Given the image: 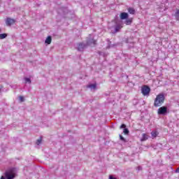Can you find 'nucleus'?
Here are the masks:
<instances>
[{"label": "nucleus", "mask_w": 179, "mask_h": 179, "mask_svg": "<svg viewBox=\"0 0 179 179\" xmlns=\"http://www.w3.org/2000/svg\"><path fill=\"white\" fill-rule=\"evenodd\" d=\"M123 132L125 135H128V134H129V130H128V129L125 128V129H124Z\"/></svg>", "instance_id": "2eb2a0df"}, {"label": "nucleus", "mask_w": 179, "mask_h": 179, "mask_svg": "<svg viewBox=\"0 0 179 179\" xmlns=\"http://www.w3.org/2000/svg\"><path fill=\"white\" fill-rule=\"evenodd\" d=\"M137 169L139 171V170H142V167H141V166H138V168H137Z\"/></svg>", "instance_id": "b1692460"}, {"label": "nucleus", "mask_w": 179, "mask_h": 179, "mask_svg": "<svg viewBox=\"0 0 179 179\" xmlns=\"http://www.w3.org/2000/svg\"><path fill=\"white\" fill-rule=\"evenodd\" d=\"M1 179H5V178H4V177H3V176H2V177L1 178Z\"/></svg>", "instance_id": "a878e982"}, {"label": "nucleus", "mask_w": 179, "mask_h": 179, "mask_svg": "<svg viewBox=\"0 0 179 179\" xmlns=\"http://www.w3.org/2000/svg\"><path fill=\"white\" fill-rule=\"evenodd\" d=\"M126 127H127V126H126L124 124H122V125L120 126V128H121V129H122V128H124V129H125Z\"/></svg>", "instance_id": "4be33fe9"}, {"label": "nucleus", "mask_w": 179, "mask_h": 179, "mask_svg": "<svg viewBox=\"0 0 179 179\" xmlns=\"http://www.w3.org/2000/svg\"><path fill=\"white\" fill-rule=\"evenodd\" d=\"M81 47H83V44H82V43H80V45H79V47H78V50L79 51H80L81 50H80V48Z\"/></svg>", "instance_id": "412c9836"}, {"label": "nucleus", "mask_w": 179, "mask_h": 179, "mask_svg": "<svg viewBox=\"0 0 179 179\" xmlns=\"http://www.w3.org/2000/svg\"><path fill=\"white\" fill-rule=\"evenodd\" d=\"M88 87H90V89H96V84H90L88 85Z\"/></svg>", "instance_id": "4468645a"}, {"label": "nucleus", "mask_w": 179, "mask_h": 179, "mask_svg": "<svg viewBox=\"0 0 179 179\" xmlns=\"http://www.w3.org/2000/svg\"><path fill=\"white\" fill-rule=\"evenodd\" d=\"M148 139H149V136L146 134H143L141 141V142H144L145 141H148Z\"/></svg>", "instance_id": "0eeeda50"}, {"label": "nucleus", "mask_w": 179, "mask_h": 179, "mask_svg": "<svg viewBox=\"0 0 179 179\" xmlns=\"http://www.w3.org/2000/svg\"><path fill=\"white\" fill-rule=\"evenodd\" d=\"M128 13H120V19L122 20H124V19H128Z\"/></svg>", "instance_id": "39448f33"}, {"label": "nucleus", "mask_w": 179, "mask_h": 179, "mask_svg": "<svg viewBox=\"0 0 179 179\" xmlns=\"http://www.w3.org/2000/svg\"><path fill=\"white\" fill-rule=\"evenodd\" d=\"M19 100L21 103H23V101H24V96H19Z\"/></svg>", "instance_id": "dca6fc26"}, {"label": "nucleus", "mask_w": 179, "mask_h": 179, "mask_svg": "<svg viewBox=\"0 0 179 179\" xmlns=\"http://www.w3.org/2000/svg\"><path fill=\"white\" fill-rule=\"evenodd\" d=\"M7 36L8 35L6 34H0V39L3 40V38H6Z\"/></svg>", "instance_id": "ddd939ff"}, {"label": "nucleus", "mask_w": 179, "mask_h": 179, "mask_svg": "<svg viewBox=\"0 0 179 179\" xmlns=\"http://www.w3.org/2000/svg\"><path fill=\"white\" fill-rule=\"evenodd\" d=\"M51 41H52V38H51V36H48V37L46 38L45 43L46 44H51Z\"/></svg>", "instance_id": "1a4fd4ad"}, {"label": "nucleus", "mask_w": 179, "mask_h": 179, "mask_svg": "<svg viewBox=\"0 0 179 179\" xmlns=\"http://www.w3.org/2000/svg\"><path fill=\"white\" fill-rule=\"evenodd\" d=\"M141 90H150V88L148 85H143L141 88Z\"/></svg>", "instance_id": "f8f14e48"}, {"label": "nucleus", "mask_w": 179, "mask_h": 179, "mask_svg": "<svg viewBox=\"0 0 179 179\" xmlns=\"http://www.w3.org/2000/svg\"><path fill=\"white\" fill-rule=\"evenodd\" d=\"M176 173H179V166H178V168L176 169Z\"/></svg>", "instance_id": "393cba45"}, {"label": "nucleus", "mask_w": 179, "mask_h": 179, "mask_svg": "<svg viewBox=\"0 0 179 179\" xmlns=\"http://www.w3.org/2000/svg\"><path fill=\"white\" fill-rule=\"evenodd\" d=\"M16 177V170L15 169H11L6 172V179H13Z\"/></svg>", "instance_id": "f03ea898"}, {"label": "nucleus", "mask_w": 179, "mask_h": 179, "mask_svg": "<svg viewBox=\"0 0 179 179\" xmlns=\"http://www.w3.org/2000/svg\"><path fill=\"white\" fill-rule=\"evenodd\" d=\"M120 141H122L123 142H125V138L122 137V136L120 135Z\"/></svg>", "instance_id": "6ab92c4d"}, {"label": "nucleus", "mask_w": 179, "mask_h": 179, "mask_svg": "<svg viewBox=\"0 0 179 179\" xmlns=\"http://www.w3.org/2000/svg\"><path fill=\"white\" fill-rule=\"evenodd\" d=\"M15 22V20L12 18H7L6 24H7V26H12V24H14Z\"/></svg>", "instance_id": "20e7f679"}, {"label": "nucleus", "mask_w": 179, "mask_h": 179, "mask_svg": "<svg viewBox=\"0 0 179 179\" xmlns=\"http://www.w3.org/2000/svg\"><path fill=\"white\" fill-rule=\"evenodd\" d=\"M0 3H1V0H0Z\"/></svg>", "instance_id": "bb28decb"}, {"label": "nucleus", "mask_w": 179, "mask_h": 179, "mask_svg": "<svg viewBox=\"0 0 179 179\" xmlns=\"http://www.w3.org/2000/svg\"><path fill=\"white\" fill-rule=\"evenodd\" d=\"M128 12L130 13V15H135V9L132 8H128Z\"/></svg>", "instance_id": "6e6552de"}, {"label": "nucleus", "mask_w": 179, "mask_h": 179, "mask_svg": "<svg viewBox=\"0 0 179 179\" xmlns=\"http://www.w3.org/2000/svg\"><path fill=\"white\" fill-rule=\"evenodd\" d=\"M25 83H31V80H30V78H25Z\"/></svg>", "instance_id": "a211bd4d"}, {"label": "nucleus", "mask_w": 179, "mask_h": 179, "mask_svg": "<svg viewBox=\"0 0 179 179\" xmlns=\"http://www.w3.org/2000/svg\"><path fill=\"white\" fill-rule=\"evenodd\" d=\"M151 135L152 138H156L159 135V133L157 131H154L151 132Z\"/></svg>", "instance_id": "9d476101"}, {"label": "nucleus", "mask_w": 179, "mask_h": 179, "mask_svg": "<svg viewBox=\"0 0 179 179\" xmlns=\"http://www.w3.org/2000/svg\"><path fill=\"white\" fill-rule=\"evenodd\" d=\"M163 103H164V94H159L155 99L154 106L155 107H160Z\"/></svg>", "instance_id": "f257e3e1"}, {"label": "nucleus", "mask_w": 179, "mask_h": 179, "mask_svg": "<svg viewBox=\"0 0 179 179\" xmlns=\"http://www.w3.org/2000/svg\"><path fill=\"white\" fill-rule=\"evenodd\" d=\"M40 143H41V138L38 139L37 141H36V145H40Z\"/></svg>", "instance_id": "aec40b11"}, {"label": "nucleus", "mask_w": 179, "mask_h": 179, "mask_svg": "<svg viewBox=\"0 0 179 179\" xmlns=\"http://www.w3.org/2000/svg\"><path fill=\"white\" fill-rule=\"evenodd\" d=\"M141 93L143 96H145L146 97H148L149 94H150V90H142Z\"/></svg>", "instance_id": "423d86ee"}, {"label": "nucleus", "mask_w": 179, "mask_h": 179, "mask_svg": "<svg viewBox=\"0 0 179 179\" xmlns=\"http://www.w3.org/2000/svg\"><path fill=\"white\" fill-rule=\"evenodd\" d=\"M169 113L167 106H162L157 110L158 115H166Z\"/></svg>", "instance_id": "7ed1b4c3"}, {"label": "nucleus", "mask_w": 179, "mask_h": 179, "mask_svg": "<svg viewBox=\"0 0 179 179\" xmlns=\"http://www.w3.org/2000/svg\"><path fill=\"white\" fill-rule=\"evenodd\" d=\"M122 27H121V26H120V25H117V27H116V28H115V30H116V31H120V30H121V28H122Z\"/></svg>", "instance_id": "f3484780"}, {"label": "nucleus", "mask_w": 179, "mask_h": 179, "mask_svg": "<svg viewBox=\"0 0 179 179\" xmlns=\"http://www.w3.org/2000/svg\"><path fill=\"white\" fill-rule=\"evenodd\" d=\"M109 179H116L115 178L113 177V176H109Z\"/></svg>", "instance_id": "5701e85b"}, {"label": "nucleus", "mask_w": 179, "mask_h": 179, "mask_svg": "<svg viewBox=\"0 0 179 179\" xmlns=\"http://www.w3.org/2000/svg\"><path fill=\"white\" fill-rule=\"evenodd\" d=\"M125 23H126L127 25L131 24V23H132V18H129V19L125 21Z\"/></svg>", "instance_id": "9b49d317"}]
</instances>
